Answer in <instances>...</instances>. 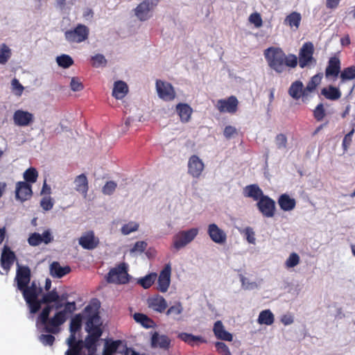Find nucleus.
<instances>
[{"mask_svg":"<svg viewBox=\"0 0 355 355\" xmlns=\"http://www.w3.org/2000/svg\"><path fill=\"white\" fill-rule=\"evenodd\" d=\"M176 110L182 122L186 123L190 120L193 110L188 104L178 103L176 105Z\"/></svg>","mask_w":355,"mask_h":355,"instance_id":"c756f323","label":"nucleus"},{"mask_svg":"<svg viewBox=\"0 0 355 355\" xmlns=\"http://www.w3.org/2000/svg\"><path fill=\"white\" fill-rule=\"evenodd\" d=\"M321 94L324 96L325 98L331 101H336L339 99L342 95L339 89L332 85L322 88Z\"/></svg>","mask_w":355,"mask_h":355,"instance_id":"473e14b6","label":"nucleus"},{"mask_svg":"<svg viewBox=\"0 0 355 355\" xmlns=\"http://www.w3.org/2000/svg\"><path fill=\"white\" fill-rule=\"evenodd\" d=\"M204 163L197 156L192 155L188 162V173L193 178H199L204 170Z\"/></svg>","mask_w":355,"mask_h":355,"instance_id":"2eb2a0df","label":"nucleus"},{"mask_svg":"<svg viewBox=\"0 0 355 355\" xmlns=\"http://www.w3.org/2000/svg\"><path fill=\"white\" fill-rule=\"evenodd\" d=\"M139 224L136 222L130 221L122 226L121 231L124 235H128L132 232H136L139 228Z\"/></svg>","mask_w":355,"mask_h":355,"instance_id":"de8ad7c7","label":"nucleus"},{"mask_svg":"<svg viewBox=\"0 0 355 355\" xmlns=\"http://www.w3.org/2000/svg\"><path fill=\"white\" fill-rule=\"evenodd\" d=\"M76 310V304L75 302H68L64 305V309L60 311L64 315L67 313H72Z\"/></svg>","mask_w":355,"mask_h":355,"instance_id":"69168bd1","label":"nucleus"},{"mask_svg":"<svg viewBox=\"0 0 355 355\" xmlns=\"http://www.w3.org/2000/svg\"><path fill=\"white\" fill-rule=\"evenodd\" d=\"M39 340L44 345L51 346L54 343L55 337L51 334H42L40 336Z\"/></svg>","mask_w":355,"mask_h":355,"instance_id":"e2e57ef3","label":"nucleus"},{"mask_svg":"<svg viewBox=\"0 0 355 355\" xmlns=\"http://www.w3.org/2000/svg\"><path fill=\"white\" fill-rule=\"evenodd\" d=\"M79 245L85 250H94L99 245V239L94 234V231L85 232L78 239Z\"/></svg>","mask_w":355,"mask_h":355,"instance_id":"ddd939ff","label":"nucleus"},{"mask_svg":"<svg viewBox=\"0 0 355 355\" xmlns=\"http://www.w3.org/2000/svg\"><path fill=\"white\" fill-rule=\"evenodd\" d=\"M83 317L81 314H76L71 320L69 331L70 336L67 340L69 349L66 351L65 355H74L80 349L82 340L76 339V333L81 329Z\"/></svg>","mask_w":355,"mask_h":355,"instance_id":"7ed1b4c3","label":"nucleus"},{"mask_svg":"<svg viewBox=\"0 0 355 355\" xmlns=\"http://www.w3.org/2000/svg\"><path fill=\"white\" fill-rule=\"evenodd\" d=\"M148 308L157 313H163L167 308L166 300L159 295H156L149 297L147 300Z\"/></svg>","mask_w":355,"mask_h":355,"instance_id":"aec40b11","label":"nucleus"},{"mask_svg":"<svg viewBox=\"0 0 355 355\" xmlns=\"http://www.w3.org/2000/svg\"><path fill=\"white\" fill-rule=\"evenodd\" d=\"M157 275L151 273L139 280V284L145 289L149 288L154 283Z\"/></svg>","mask_w":355,"mask_h":355,"instance_id":"c03bdc74","label":"nucleus"},{"mask_svg":"<svg viewBox=\"0 0 355 355\" xmlns=\"http://www.w3.org/2000/svg\"><path fill=\"white\" fill-rule=\"evenodd\" d=\"M121 344V340H117L112 342L107 341L105 344L103 355H114L119 346Z\"/></svg>","mask_w":355,"mask_h":355,"instance_id":"4c0bfd02","label":"nucleus"},{"mask_svg":"<svg viewBox=\"0 0 355 355\" xmlns=\"http://www.w3.org/2000/svg\"><path fill=\"white\" fill-rule=\"evenodd\" d=\"M183 311L182 306L180 302L176 303L171 306L166 312V315L176 316L182 313Z\"/></svg>","mask_w":355,"mask_h":355,"instance_id":"3c124183","label":"nucleus"},{"mask_svg":"<svg viewBox=\"0 0 355 355\" xmlns=\"http://www.w3.org/2000/svg\"><path fill=\"white\" fill-rule=\"evenodd\" d=\"M11 85L12 89L15 92V94L21 96L24 88L19 81L17 78H14L11 82Z\"/></svg>","mask_w":355,"mask_h":355,"instance_id":"0e129e2a","label":"nucleus"},{"mask_svg":"<svg viewBox=\"0 0 355 355\" xmlns=\"http://www.w3.org/2000/svg\"><path fill=\"white\" fill-rule=\"evenodd\" d=\"M215 347L216 351L224 355H231V352L227 345L223 342H216L215 343Z\"/></svg>","mask_w":355,"mask_h":355,"instance_id":"052dcab7","label":"nucleus"},{"mask_svg":"<svg viewBox=\"0 0 355 355\" xmlns=\"http://www.w3.org/2000/svg\"><path fill=\"white\" fill-rule=\"evenodd\" d=\"M207 234L211 241L216 243L223 244L226 242V233L215 223H211L208 225Z\"/></svg>","mask_w":355,"mask_h":355,"instance_id":"4468645a","label":"nucleus"},{"mask_svg":"<svg viewBox=\"0 0 355 355\" xmlns=\"http://www.w3.org/2000/svg\"><path fill=\"white\" fill-rule=\"evenodd\" d=\"M75 189L77 192L86 196L88 191V181L86 175L82 173L76 177L74 180Z\"/></svg>","mask_w":355,"mask_h":355,"instance_id":"c85d7f7f","label":"nucleus"},{"mask_svg":"<svg viewBox=\"0 0 355 355\" xmlns=\"http://www.w3.org/2000/svg\"><path fill=\"white\" fill-rule=\"evenodd\" d=\"M33 194L31 185L26 182H18L16 184L15 198L21 202L29 199Z\"/></svg>","mask_w":355,"mask_h":355,"instance_id":"f3484780","label":"nucleus"},{"mask_svg":"<svg viewBox=\"0 0 355 355\" xmlns=\"http://www.w3.org/2000/svg\"><path fill=\"white\" fill-rule=\"evenodd\" d=\"M242 234L245 236L246 240L249 243L254 244L255 243V234L253 231L252 228L250 227H245L242 232Z\"/></svg>","mask_w":355,"mask_h":355,"instance_id":"864d4df0","label":"nucleus"},{"mask_svg":"<svg viewBox=\"0 0 355 355\" xmlns=\"http://www.w3.org/2000/svg\"><path fill=\"white\" fill-rule=\"evenodd\" d=\"M60 300V295L55 289L48 292L44 294L42 297V302L46 304H49L52 302H57Z\"/></svg>","mask_w":355,"mask_h":355,"instance_id":"58836bf2","label":"nucleus"},{"mask_svg":"<svg viewBox=\"0 0 355 355\" xmlns=\"http://www.w3.org/2000/svg\"><path fill=\"white\" fill-rule=\"evenodd\" d=\"M130 275L125 263H120L110 269L106 277L108 283L116 284H125L129 282Z\"/></svg>","mask_w":355,"mask_h":355,"instance_id":"20e7f679","label":"nucleus"},{"mask_svg":"<svg viewBox=\"0 0 355 355\" xmlns=\"http://www.w3.org/2000/svg\"><path fill=\"white\" fill-rule=\"evenodd\" d=\"M325 110L322 103H319L313 110V116L317 121H321L325 116Z\"/></svg>","mask_w":355,"mask_h":355,"instance_id":"8fccbe9b","label":"nucleus"},{"mask_svg":"<svg viewBox=\"0 0 355 355\" xmlns=\"http://www.w3.org/2000/svg\"><path fill=\"white\" fill-rule=\"evenodd\" d=\"M33 114L21 110H16L13 114L15 124L18 126H27L33 121Z\"/></svg>","mask_w":355,"mask_h":355,"instance_id":"412c9836","label":"nucleus"},{"mask_svg":"<svg viewBox=\"0 0 355 355\" xmlns=\"http://www.w3.org/2000/svg\"><path fill=\"white\" fill-rule=\"evenodd\" d=\"M40 206L44 211H49L53 207V202L50 196L43 198L40 201Z\"/></svg>","mask_w":355,"mask_h":355,"instance_id":"680f3d73","label":"nucleus"},{"mask_svg":"<svg viewBox=\"0 0 355 355\" xmlns=\"http://www.w3.org/2000/svg\"><path fill=\"white\" fill-rule=\"evenodd\" d=\"M340 60L338 57L330 58L328 64L325 69V76L327 78H336L340 72Z\"/></svg>","mask_w":355,"mask_h":355,"instance_id":"4be33fe9","label":"nucleus"},{"mask_svg":"<svg viewBox=\"0 0 355 355\" xmlns=\"http://www.w3.org/2000/svg\"><path fill=\"white\" fill-rule=\"evenodd\" d=\"M314 47L313 44L310 42H305L299 52V65L301 68H304L315 63L313 58Z\"/></svg>","mask_w":355,"mask_h":355,"instance_id":"423d86ee","label":"nucleus"},{"mask_svg":"<svg viewBox=\"0 0 355 355\" xmlns=\"http://www.w3.org/2000/svg\"><path fill=\"white\" fill-rule=\"evenodd\" d=\"M275 144L278 149L286 148L287 146V137L284 134H278L275 137Z\"/></svg>","mask_w":355,"mask_h":355,"instance_id":"5fc2aeb1","label":"nucleus"},{"mask_svg":"<svg viewBox=\"0 0 355 355\" xmlns=\"http://www.w3.org/2000/svg\"><path fill=\"white\" fill-rule=\"evenodd\" d=\"M19 291L22 292L24 299L30 300L31 298L35 299L38 297L39 294L42 292V288H37L36 284L33 282L30 286L27 285L26 287Z\"/></svg>","mask_w":355,"mask_h":355,"instance_id":"72a5a7b5","label":"nucleus"},{"mask_svg":"<svg viewBox=\"0 0 355 355\" xmlns=\"http://www.w3.org/2000/svg\"><path fill=\"white\" fill-rule=\"evenodd\" d=\"M70 272L71 268L69 266L62 267L58 261H53L50 265V274L53 277L62 278Z\"/></svg>","mask_w":355,"mask_h":355,"instance_id":"393cba45","label":"nucleus"},{"mask_svg":"<svg viewBox=\"0 0 355 355\" xmlns=\"http://www.w3.org/2000/svg\"><path fill=\"white\" fill-rule=\"evenodd\" d=\"M301 19L302 17L300 13L293 12L285 18L284 22H300Z\"/></svg>","mask_w":355,"mask_h":355,"instance_id":"338daca9","label":"nucleus"},{"mask_svg":"<svg viewBox=\"0 0 355 355\" xmlns=\"http://www.w3.org/2000/svg\"><path fill=\"white\" fill-rule=\"evenodd\" d=\"M56 62L60 67L64 69L69 68L73 64V60L71 57L66 54L58 56L56 58Z\"/></svg>","mask_w":355,"mask_h":355,"instance_id":"ea45409f","label":"nucleus"},{"mask_svg":"<svg viewBox=\"0 0 355 355\" xmlns=\"http://www.w3.org/2000/svg\"><path fill=\"white\" fill-rule=\"evenodd\" d=\"M26 302L30 308V311L31 313H37L40 309L43 302H42V299L38 300V298H31L30 300L25 299Z\"/></svg>","mask_w":355,"mask_h":355,"instance_id":"a18cd8bd","label":"nucleus"},{"mask_svg":"<svg viewBox=\"0 0 355 355\" xmlns=\"http://www.w3.org/2000/svg\"><path fill=\"white\" fill-rule=\"evenodd\" d=\"M147 246L148 243L146 241H137L134 244L133 247L130 249V253H142L145 251Z\"/></svg>","mask_w":355,"mask_h":355,"instance_id":"603ef678","label":"nucleus"},{"mask_svg":"<svg viewBox=\"0 0 355 355\" xmlns=\"http://www.w3.org/2000/svg\"><path fill=\"white\" fill-rule=\"evenodd\" d=\"M152 345L163 349H168L171 344V340L165 335H159L155 332L151 338Z\"/></svg>","mask_w":355,"mask_h":355,"instance_id":"7c9ffc66","label":"nucleus"},{"mask_svg":"<svg viewBox=\"0 0 355 355\" xmlns=\"http://www.w3.org/2000/svg\"><path fill=\"white\" fill-rule=\"evenodd\" d=\"M15 280L19 290L23 289L31 281V270L28 266H19L17 270Z\"/></svg>","mask_w":355,"mask_h":355,"instance_id":"dca6fc26","label":"nucleus"},{"mask_svg":"<svg viewBox=\"0 0 355 355\" xmlns=\"http://www.w3.org/2000/svg\"><path fill=\"white\" fill-rule=\"evenodd\" d=\"M257 320L260 324L271 325L274 322L275 318L271 311L266 309L260 312Z\"/></svg>","mask_w":355,"mask_h":355,"instance_id":"c9c22d12","label":"nucleus"},{"mask_svg":"<svg viewBox=\"0 0 355 355\" xmlns=\"http://www.w3.org/2000/svg\"><path fill=\"white\" fill-rule=\"evenodd\" d=\"M92 66L98 67L101 65L106 64L107 60L102 54H96L92 57Z\"/></svg>","mask_w":355,"mask_h":355,"instance_id":"13d9d810","label":"nucleus"},{"mask_svg":"<svg viewBox=\"0 0 355 355\" xmlns=\"http://www.w3.org/2000/svg\"><path fill=\"white\" fill-rule=\"evenodd\" d=\"M159 3V0H144L135 9V15L141 21L148 19V14Z\"/></svg>","mask_w":355,"mask_h":355,"instance_id":"f8f14e48","label":"nucleus"},{"mask_svg":"<svg viewBox=\"0 0 355 355\" xmlns=\"http://www.w3.org/2000/svg\"><path fill=\"white\" fill-rule=\"evenodd\" d=\"M117 187V184L114 181H108L105 183L104 187L102 189V192L105 195H112L114 191H115L116 188Z\"/></svg>","mask_w":355,"mask_h":355,"instance_id":"6e6d98bb","label":"nucleus"},{"mask_svg":"<svg viewBox=\"0 0 355 355\" xmlns=\"http://www.w3.org/2000/svg\"><path fill=\"white\" fill-rule=\"evenodd\" d=\"M38 173L35 168H28L24 173V178L27 183H35L37 181Z\"/></svg>","mask_w":355,"mask_h":355,"instance_id":"79ce46f5","label":"nucleus"},{"mask_svg":"<svg viewBox=\"0 0 355 355\" xmlns=\"http://www.w3.org/2000/svg\"><path fill=\"white\" fill-rule=\"evenodd\" d=\"M243 193L245 197L252 198L254 200L257 202L262 196H265L259 187L254 184L246 186L244 188Z\"/></svg>","mask_w":355,"mask_h":355,"instance_id":"a878e982","label":"nucleus"},{"mask_svg":"<svg viewBox=\"0 0 355 355\" xmlns=\"http://www.w3.org/2000/svg\"><path fill=\"white\" fill-rule=\"evenodd\" d=\"M15 259V252L8 245H4L1 256V266L3 270L8 271Z\"/></svg>","mask_w":355,"mask_h":355,"instance_id":"6ab92c4d","label":"nucleus"},{"mask_svg":"<svg viewBox=\"0 0 355 355\" xmlns=\"http://www.w3.org/2000/svg\"><path fill=\"white\" fill-rule=\"evenodd\" d=\"M288 94L295 100H298L301 97L308 96L304 85L300 80H295L291 85L288 89Z\"/></svg>","mask_w":355,"mask_h":355,"instance_id":"5701e85b","label":"nucleus"},{"mask_svg":"<svg viewBox=\"0 0 355 355\" xmlns=\"http://www.w3.org/2000/svg\"><path fill=\"white\" fill-rule=\"evenodd\" d=\"M259 211L264 217L272 218L275 214V202L268 196L262 198L257 203Z\"/></svg>","mask_w":355,"mask_h":355,"instance_id":"1a4fd4ad","label":"nucleus"},{"mask_svg":"<svg viewBox=\"0 0 355 355\" xmlns=\"http://www.w3.org/2000/svg\"><path fill=\"white\" fill-rule=\"evenodd\" d=\"M322 78V75L320 73H318L311 78V80L307 83L306 87H304L308 96L309 95L310 93L315 91L318 85L320 84Z\"/></svg>","mask_w":355,"mask_h":355,"instance_id":"e433bc0d","label":"nucleus"},{"mask_svg":"<svg viewBox=\"0 0 355 355\" xmlns=\"http://www.w3.org/2000/svg\"><path fill=\"white\" fill-rule=\"evenodd\" d=\"M300 261V256L295 252H292L286 259L285 266L288 268H293L299 264Z\"/></svg>","mask_w":355,"mask_h":355,"instance_id":"09e8293b","label":"nucleus"},{"mask_svg":"<svg viewBox=\"0 0 355 355\" xmlns=\"http://www.w3.org/2000/svg\"><path fill=\"white\" fill-rule=\"evenodd\" d=\"M128 87L127 84L121 80L114 83L112 90V96L116 99H122L128 93Z\"/></svg>","mask_w":355,"mask_h":355,"instance_id":"2f4dec72","label":"nucleus"},{"mask_svg":"<svg viewBox=\"0 0 355 355\" xmlns=\"http://www.w3.org/2000/svg\"><path fill=\"white\" fill-rule=\"evenodd\" d=\"M171 268L169 265H166L160 272L157 281V290L162 293L167 291L171 282Z\"/></svg>","mask_w":355,"mask_h":355,"instance_id":"a211bd4d","label":"nucleus"},{"mask_svg":"<svg viewBox=\"0 0 355 355\" xmlns=\"http://www.w3.org/2000/svg\"><path fill=\"white\" fill-rule=\"evenodd\" d=\"M53 309L52 305L46 304V306L42 309L40 314L37 321L40 322L43 326L49 322V314L51 310Z\"/></svg>","mask_w":355,"mask_h":355,"instance_id":"37998d69","label":"nucleus"},{"mask_svg":"<svg viewBox=\"0 0 355 355\" xmlns=\"http://www.w3.org/2000/svg\"><path fill=\"white\" fill-rule=\"evenodd\" d=\"M11 56V51L9 47L5 44H2L0 48V64H4L8 60L10 59Z\"/></svg>","mask_w":355,"mask_h":355,"instance_id":"49530a36","label":"nucleus"},{"mask_svg":"<svg viewBox=\"0 0 355 355\" xmlns=\"http://www.w3.org/2000/svg\"><path fill=\"white\" fill-rule=\"evenodd\" d=\"M268 66L277 73L286 71V67L295 68L298 64L297 57L292 53L286 55L278 47H269L263 53Z\"/></svg>","mask_w":355,"mask_h":355,"instance_id":"f03ea898","label":"nucleus"},{"mask_svg":"<svg viewBox=\"0 0 355 355\" xmlns=\"http://www.w3.org/2000/svg\"><path fill=\"white\" fill-rule=\"evenodd\" d=\"M89 34V29L82 24H78V26L73 30L68 31L65 33L66 39L70 42H81L85 41Z\"/></svg>","mask_w":355,"mask_h":355,"instance_id":"9d476101","label":"nucleus"},{"mask_svg":"<svg viewBox=\"0 0 355 355\" xmlns=\"http://www.w3.org/2000/svg\"><path fill=\"white\" fill-rule=\"evenodd\" d=\"M133 318L137 323L141 324L146 329L153 328L155 325V322L144 313H135L133 315Z\"/></svg>","mask_w":355,"mask_h":355,"instance_id":"f704fd0d","label":"nucleus"},{"mask_svg":"<svg viewBox=\"0 0 355 355\" xmlns=\"http://www.w3.org/2000/svg\"><path fill=\"white\" fill-rule=\"evenodd\" d=\"M67 315L62 312L58 311L53 318H49V322L44 326V331L49 334H56L60 331V326L63 324L67 320Z\"/></svg>","mask_w":355,"mask_h":355,"instance_id":"0eeeda50","label":"nucleus"},{"mask_svg":"<svg viewBox=\"0 0 355 355\" xmlns=\"http://www.w3.org/2000/svg\"><path fill=\"white\" fill-rule=\"evenodd\" d=\"M156 90L158 96L165 101H171L175 98V89L169 83L157 80L156 81Z\"/></svg>","mask_w":355,"mask_h":355,"instance_id":"6e6552de","label":"nucleus"},{"mask_svg":"<svg viewBox=\"0 0 355 355\" xmlns=\"http://www.w3.org/2000/svg\"><path fill=\"white\" fill-rule=\"evenodd\" d=\"M28 242L31 246H37L42 243V236L39 233L31 234L28 239Z\"/></svg>","mask_w":355,"mask_h":355,"instance_id":"4d7b16f0","label":"nucleus"},{"mask_svg":"<svg viewBox=\"0 0 355 355\" xmlns=\"http://www.w3.org/2000/svg\"><path fill=\"white\" fill-rule=\"evenodd\" d=\"M340 78L341 83L345 80H352L355 78V66L345 68L340 73Z\"/></svg>","mask_w":355,"mask_h":355,"instance_id":"a19ab883","label":"nucleus"},{"mask_svg":"<svg viewBox=\"0 0 355 355\" xmlns=\"http://www.w3.org/2000/svg\"><path fill=\"white\" fill-rule=\"evenodd\" d=\"M239 101L234 96H230L226 99H220L216 105L220 112L234 114L238 110Z\"/></svg>","mask_w":355,"mask_h":355,"instance_id":"9b49d317","label":"nucleus"},{"mask_svg":"<svg viewBox=\"0 0 355 355\" xmlns=\"http://www.w3.org/2000/svg\"><path fill=\"white\" fill-rule=\"evenodd\" d=\"M178 337L184 343L190 345L191 346H194L195 345H198L199 343H207V340L204 338L202 336H194L191 334L185 332L179 334Z\"/></svg>","mask_w":355,"mask_h":355,"instance_id":"bb28decb","label":"nucleus"},{"mask_svg":"<svg viewBox=\"0 0 355 355\" xmlns=\"http://www.w3.org/2000/svg\"><path fill=\"white\" fill-rule=\"evenodd\" d=\"M198 234V229L196 227L179 232L173 236V248L178 250L185 247L196 238Z\"/></svg>","mask_w":355,"mask_h":355,"instance_id":"39448f33","label":"nucleus"},{"mask_svg":"<svg viewBox=\"0 0 355 355\" xmlns=\"http://www.w3.org/2000/svg\"><path fill=\"white\" fill-rule=\"evenodd\" d=\"M213 331L218 339L225 341H232L233 340L232 334L225 329L224 325L220 320H218L214 323Z\"/></svg>","mask_w":355,"mask_h":355,"instance_id":"b1692460","label":"nucleus"},{"mask_svg":"<svg viewBox=\"0 0 355 355\" xmlns=\"http://www.w3.org/2000/svg\"><path fill=\"white\" fill-rule=\"evenodd\" d=\"M101 325L102 322L98 311H95L89 315L85 325L88 335L85 340H82L80 349L74 355H96L97 343L103 334Z\"/></svg>","mask_w":355,"mask_h":355,"instance_id":"f257e3e1","label":"nucleus"},{"mask_svg":"<svg viewBox=\"0 0 355 355\" xmlns=\"http://www.w3.org/2000/svg\"><path fill=\"white\" fill-rule=\"evenodd\" d=\"M278 204L282 210L288 211L295 208L296 201L294 198H291L288 194L284 193L279 196L278 199Z\"/></svg>","mask_w":355,"mask_h":355,"instance_id":"cd10ccee","label":"nucleus"},{"mask_svg":"<svg viewBox=\"0 0 355 355\" xmlns=\"http://www.w3.org/2000/svg\"><path fill=\"white\" fill-rule=\"evenodd\" d=\"M236 132V129L232 126L227 125L225 128L223 135L227 139L231 138Z\"/></svg>","mask_w":355,"mask_h":355,"instance_id":"774afa93","label":"nucleus"},{"mask_svg":"<svg viewBox=\"0 0 355 355\" xmlns=\"http://www.w3.org/2000/svg\"><path fill=\"white\" fill-rule=\"evenodd\" d=\"M70 87L73 92H80L84 89L83 84L78 78L73 77L71 80Z\"/></svg>","mask_w":355,"mask_h":355,"instance_id":"bf43d9fd","label":"nucleus"}]
</instances>
